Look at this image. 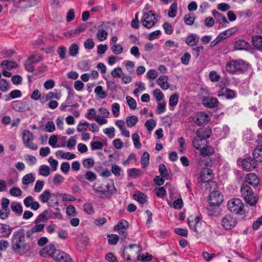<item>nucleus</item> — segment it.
Here are the masks:
<instances>
[{
  "mask_svg": "<svg viewBox=\"0 0 262 262\" xmlns=\"http://www.w3.org/2000/svg\"><path fill=\"white\" fill-rule=\"evenodd\" d=\"M237 224V218L230 214H226L221 220V225L226 230L233 229Z\"/></svg>",
  "mask_w": 262,
  "mask_h": 262,
  "instance_id": "obj_8",
  "label": "nucleus"
},
{
  "mask_svg": "<svg viewBox=\"0 0 262 262\" xmlns=\"http://www.w3.org/2000/svg\"><path fill=\"white\" fill-rule=\"evenodd\" d=\"M107 32L103 29L99 30L97 33V36L100 41L105 40L107 38Z\"/></svg>",
  "mask_w": 262,
  "mask_h": 262,
  "instance_id": "obj_46",
  "label": "nucleus"
},
{
  "mask_svg": "<svg viewBox=\"0 0 262 262\" xmlns=\"http://www.w3.org/2000/svg\"><path fill=\"white\" fill-rule=\"evenodd\" d=\"M240 192L242 196L247 204L251 206L256 205L258 199L255 195L253 190L249 185L243 183L241 186Z\"/></svg>",
  "mask_w": 262,
  "mask_h": 262,
  "instance_id": "obj_2",
  "label": "nucleus"
},
{
  "mask_svg": "<svg viewBox=\"0 0 262 262\" xmlns=\"http://www.w3.org/2000/svg\"><path fill=\"white\" fill-rule=\"evenodd\" d=\"M223 201V196L221 192L216 190L210 193L209 195V203L211 206L220 205Z\"/></svg>",
  "mask_w": 262,
  "mask_h": 262,
  "instance_id": "obj_12",
  "label": "nucleus"
},
{
  "mask_svg": "<svg viewBox=\"0 0 262 262\" xmlns=\"http://www.w3.org/2000/svg\"><path fill=\"white\" fill-rule=\"evenodd\" d=\"M79 52V47L75 43L72 44L69 49V54L73 57L76 56Z\"/></svg>",
  "mask_w": 262,
  "mask_h": 262,
  "instance_id": "obj_43",
  "label": "nucleus"
},
{
  "mask_svg": "<svg viewBox=\"0 0 262 262\" xmlns=\"http://www.w3.org/2000/svg\"><path fill=\"white\" fill-rule=\"evenodd\" d=\"M133 141L135 146L137 149H140L141 147V144L140 141L139 136L137 134H134L133 135Z\"/></svg>",
  "mask_w": 262,
  "mask_h": 262,
  "instance_id": "obj_59",
  "label": "nucleus"
},
{
  "mask_svg": "<svg viewBox=\"0 0 262 262\" xmlns=\"http://www.w3.org/2000/svg\"><path fill=\"white\" fill-rule=\"evenodd\" d=\"M252 43L257 49L262 50V36L255 35L252 37Z\"/></svg>",
  "mask_w": 262,
  "mask_h": 262,
  "instance_id": "obj_28",
  "label": "nucleus"
},
{
  "mask_svg": "<svg viewBox=\"0 0 262 262\" xmlns=\"http://www.w3.org/2000/svg\"><path fill=\"white\" fill-rule=\"evenodd\" d=\"M211 133V130L208 128H199L196 132L197 137L200 141L209 138Z\"/></svg>",
  "mask_w": 262,
  "mask_h": 262,
  "instance_id": "obj_20",
  "label": "nucleus"
},
{
  "mask_svg": "<svg viewBox=\"0 0 262 262\" xmlns=\"http://www.w3.org/2000/svg\"><path fill=\"white\" fill-rule=\"evenodd\" d=\"M95 93L100 99H104L107 97V93L103 90V88L100 86H97L95 89Z\"/></svg>",
  "mask_w": 262,
  "mask_h": 262,
  "instance_id": "obj_42",
  "label": "nucleus"
},
{
  "mask_svg": "<svg viewBox=\"0 0 262 262\" xmlns=\"http://www.w3.org/2000/svg\"><path fill=\"white\" fill-rule=\"evenodd\" d=\"M57 52L61 59H64L66 58V54L67 52V48L63 46H59L57 50Z\"/></svg>",
  "mask_w": 262,
  "mask_h": 262,
  "instance_id": "obj_51",
  "label": "nucleus"
},
{
  "mask_svg": "<svg viewBox=\"0 0 262 262\" xmlns=\"http://www.w3.org/2000/svg\"><path fill=\"white\" fill-rule=\"evenodd\" d=\"M168 78L167 76H162L158 78L157 83L160 86L162 89L164 90L169 89L170 85L168 83Z\"/></svg>",
  "mask_w": 262,
  "mask_h": 262,
  "instance_id": "obj_25",
  "label": "nucleus"
},
{
  "mask_svg": "<svg viewBox=\"0 0 262 262\" xmlns=\"http://www.w3.org/2000/svg\"><path fill=\"white\" fill-rule=\"evenodd\" d=\"M141 251V249L139 245L132 244L128 247L124 248L122 256L124 258L130 260L131 257H134L136 255L139 256Z\"/></svg>",
  "mask_w": 262,
  "mask_h": 262,
  "instance_id": "obj_5",
  "label": "nucleus"
},
{
  "mask_svg": "<svg viewBox=\"0 0 262 262\" xmlns=\"http://www.w3.org/2000/svg\"><path fill=\"white\" fill-rule=\"evenodd\" d=\"M149 163V155L147 152H144L141 158V164L143 168H146Z\"/></svg>",
  "mask_w": 262,
  "mask_h": 262,
  "instance_id": "obj_35",
  "label": "nucleus"
},
{
  "mask_svg": "<svg viewBox=\"0 0 262 262\" xmlns=\"http://www.w3.org/2000/svg\"><path fill=\"white\" fill-rule=\"evenodd\" d=\"M128 227V222L125 220L120 221L117 225H116L114 229L115 231H120L123 229H126Z\"/></svg>",
  "mask_w": 262,
  "mask_h": 262,
  "instance_id": "obj_36",
  "label": "nucleus"
},
{
  "mask_svg": "<svg viewBox=\"0 0 262 262\" xmlns=\"http://www.w3.org/2000/svg\"><path fill=\"white\" fill-rule=\"evenodd\" d=\"M178 5L176 2H173L170 6L168 15L170 17H174L177 15Z\"/></svg>",
  "mask_w": 262,
  "mask_h": 262,
  "instance_id": "obj_40",
  "label": "nucleus"
},
{
  "mask_svg": "<svg viewBox=\"0 0 262 262\" xmlns=\"http://www.w3.org/2000/svg\"><path fill=\"white\" fill-rule=\"evenodd\" d=\"M1 66L2 68L10 70L17 68L18 64L15 61L5 60L1 63Z\"/></svg>",
  "mask_w": 262,
  "mask_h": 262,
  "instance_id": "obj_29",
  "label": "nucleus"
},
{
  "mask_svg": "<svg viewBox=\"0 0 262 262\" xmlns=\"http://www.w3.org/2000/svg\"><path fill=\"white\" fill-rule=\"evenodd\" d=\"M253 159L257 162H262V145H257L253 151Z\"/></svg>",
  "mask_w": 262,
  "mask_h": 262,
  "instance_id": "obj_26",
  "label": "nucleus"
},
{
  "mask_svg": "<svg viewBox=\"0 0 262 262\" xmlns=\"http://www.w3.org/2000/svg\"><path fill=\"white\" fill-rule=\"evenodd\" d=\"M12 210L18 215H20L23 212V207L19 203L12 202L11 204Z\"/></svg>",
  "mask_w": 262,
  "mask_h": 262,
  "instance_id": "obj_33",
  "label": "nucleus"
},
{
  "mask_svg": "<svg viewBox=\"0 0 262 262\" xmlns=\"http://www.w3.org/2000/svg\"><path fill=\"white\" fill-rule=\"evenodd\" d=\"M143 174V171L139 169L136 168H133L129 170L128 174L133 177V178H137L140 176H141Z\"/></svg>",
  "mask_w": 262,
  "mask_h": 262,
  "instance_id": "obj_50",
  "label": "nucleus"
},
{
  "mask_svg": "<svg viewBox=\"0 0 262 262\" xmlns=\"http://www.w3.org/2000/svg\"><path fill=\"white\" fill-rule=\"evenodd\" d=\"M257 166V162L251 157H246L242 161V167L245 171H252Z\"/></svg>",
  "mask_w": 262,
  "mask_h": 262,
  "instance_id": "obj_13",
  "label": "nucleus"
},
{
  "mask_svg": "<svg viewBox=\"0 0 262 262\" xmlns=\"http://www.w3.org/2000/svg\"><path fill=\"white\" fill-rule=\"evenodd\" d=\"M12 229L9 225L0 223V238L8 237L11 234Z\"/></svg>",
  "mask_w": 262,
  "mask_h": 262,
  "instance_id": "obj_21",
  "label": "nucleus"
},
{
  "mask_svg": "<svg viewBox=\"0 0 262 262\" xmlns=\"http://www.w3.org/2000/svg\"><path fill=\"white\" fill-rule=\"evenodd\" d=\"M200 37L195 34H189L186 38V43L189 46H196L199 42Z\"/></svg>",
  "mask_w": 262,
  "mask_h": 262,
  "instance_id": "obj_24",
  "label": "nucleus"
},
{
  "mask_svg": "<svg viewBox=\"0 0 262 262\" xmlns=\"http://www.w3.org/2000/svg\"><path fill=\"white\" fill-rule=\"evenodd\" d=\"M212 15L217 21H219L220 24L228 23V21L225 16L217 11L213 10L212 11Z\"/></svg>",
  "mask_w": 262,
  "mask_h": 262,
  "instance_id": "obj_30",
  "label": "nucleus"
},
{
  "mask_svg": "<svg viewBox=\"0 0 262 262\" xmlns=\"http://www.w3.org/2000/svg\"><path fill=\"white\" fill-rule=\"evenodd\" d=\"M23 8H27L33 7L37 4L39 0H21Z\"/></svg>",
  "mask_w": 262,
  "mask_h": 262,
  "instance_id": "obj_48",
  "label": "nucleus"
},
{
  "mask_svg": "<svg viewBox=\"0 0 262 262\" xmlns=\"http://www.w3.org/2000/svg\"><path fill=\"white\" fill-rule=\"evenodd\" d=\"M200 177L203 182H209L213 178V171L209 168H203L201 170Z\"/></svg>",
  "mask_w": 262,
  "mask_h": 262,
  "instance_id": "obj_18",
  "label": "nucleus"
},
{
  "mask_svg": "<svg viewBox=\"0 0 262 262\" xmlns=\"http://www.w3.org/2000/svg\"><path fill=\"white\" fill-rule=\"evenodd\" d=\"M247 68L248 64L242 60H232L226 64V69L227 72L230 73L243 72L246 71Z\"/></svg>",
  "mask_w": 262,
  "mask_h": 262,
  "instance_id": "obj_3",
  "label": "nucleus"
},
{
  "mask_svg": "<svg viewBox=\"0 0 262 262\" xmlns=\"http://www.w3.org/2000/svg\"><path fill=\"white\" fill-rule=\"evenodd\" d=\"M249 46V43L243 39H239L234 43V48L236 50H248Z\"/></svg>",
  "mask_w": 262,
  "mask_h": 262,
  "instance_id": "obj_27",
  "label": "nucleus"
},
{
  "mask_svg": "<svg viewBox=\"0 0 262 262\" xmlns=\"http://www.w3.org/2000/svg\"><path fill=\"white\" fill-rule=\"evenodd\" d=\"M152 94L157 102H161L164 99V94L159 89H156L152 92Z\"/></svg>",
  "mask_w": 262,
  "mask_h": 262,
  "instance_id": "obj_45",
  "label": "nucleus"
},
{
  "mask_svg": "<svg viewBox=\"0 0 262 262\" xmlns=\"http://www.w3.org/2000/svg\"><path fill=\"white\" fill-rule=\"evenodd\" d=\"M113 52L116 55H119L123 52V47L120 44H114L111 48Z\"/></svg>",
  "mask_w": 262,
  "mask_h": 262,
  "instance_id": "obj_56",
  "label": "nucleus"
},
{
  "mask_svg": "<svg viewBox=\"0 0 262 262\" xmlns=\"http://www.w3.org/2000/svg\"><path fill=\"white\" fill-rule=\"evenodd\" d=\"M156 16H157V15L153 13L151 10L144 13L141 19L143 26L147 29L151 28L158 21Z\"/></svg>",
  "mask_w": 262,
  "mask_h": 262,
  "instance_id": "obj_6",
  "label": "nucleus"
},
{
  "mask_svg": "<svg viewBox=\"0 0 262 262\" xmlns=\"http://www.w3.org/2000/svg\"><path fill=\"white\" fill-rule=\"evenodd\" d=\"M112 76L114 78H121L123 75L122 69L120 67L115 68L111 72Z\"/></svg>",
  "mask_w": 262,
  "mask_h": 262,
  "instance_id": "obj_54",
  "label": "nucleus"
},
{
  "mask_svg": "<svg viewBox=\"0 0 262 262\" xmlns=\"http://www.w3.org/2000/svg\"><path fill=\"white\" fill-rule=\"evenodd\" d=\"M23 141L25 146L33 150L38 148V146L33 142L34 136L33 134L29 130H25L22 133Z\"/></svg>",
  "mask_w": 262,
  "mask_h": 262,
  "instance_id": "obj_7",
  "label": "nucleus"
},
{
  "mask_svg": "<svg viewBox=\"0 0 262 262\" xmlns=\"http://www.w3.org/2000/svg\"><path fill=\"white\" fill-rule=\"evenodd\" d=\"M159 171L163 178H167L169 173L166 166L164 164H160L159 166Z\"/></svg>",
  "mask_w": 262,
  "mask_h": 262,
  "instance_id": "obj_47",
  "label": "nucleus"
},
{
  "mask_svg": "<svg viewBox=\"0 0 262 262\" xmlns=\"http://www.w3.org/2000/svg\"><path fill=\"white\" fill-rule=\"evenodd\" d=\"M158 102V107L156 112L158 114H161L164 113L166 110V102L164 101Z\"/></svg>",
  "mask_w": 262,
  "mask_h": 262,
  "instance_id": "obj_52",
  "label": "nucleus"
},
{
  "mask_svg": "<svg viewBox=\"0 0 262 262\" xmlns=\"http://www.w3.org/2000/svg\"><path fill=\"white\" fill-rule=\"evenodd\" d=\"M163 28L165 31V33L170 35L173 32V28L172 25L168 22H165L163 24Z\"/></svg>",
  "mask_w": 262,
  "mask_h": 262,
  "instance_id": "obj_60",
  "label": "nucleus"
},
{
  "mask_svg": "<svg viewBox=\"0 0 262 262\" xmlns=\"http://www.w3.org/2000/svg\"><path fill=\"white\" fill-rule=\"evenodd\" d=\"M90 126V124L88 122H80L78 125V126H77V130L78 132H83L85 130H86Z\"/></svg>",
  "mask_w": 262,
  "mask_h": 262,
  "instance_id": "obj_53",
  "label": "nucleus"
},
{
  "mask_svg": "<svg viewBox=\"0 0 262 262\" xmlns=\"http://www.w3.org/2000/svg\"><path fill=\"white\" fill-rule=\"evenodd\" d=\"M105 186L106 188V189L101 185L94 190L96 193L101 195H104L106 198H110L116 191V189L112 184H107Z\"/></svg>",
  "mask_w": 262,
  "mask_h": 262,
  "instance_id": "obj_10",
  "label": "nucleus"
},
{
  "mask_svg": "<svg viewBox=\"0 0 262 262\" xmlns=\"http://www.w3.org/2000/svg\"><path fill=\"white\" fill-rule=\"evenodd\" d=\"M51 198V194L49 190H45L39 196V199L43 203H47Z\"/></svg>",
  "mask_w": 262,
  "mask_h": 262,
  "instance_id": "obj_34",
  "label": "nucleus"
},
{
  "mask_svg": "<svg viewBox=\"0 0 262 262\" xmlns=\"http://www.w3.org/2000/svg\"><path fill=\"white\" fill-rule=\"evenodd\" d=\"M10 89L9 83L5 79H0V90L3 92H7Z\"/></svg>",
  "mask_w": 262,
  "mask_h": 262,
  "instance_id": "obj_41",
  "label": "nucleus"
},
{
  "mask_svg": "<svg viewBox=\"0 0 262 262\" xmlns=\"http://www.w3.org/2000/svg\"><path fill=\"white\" fill-rule=\"evenodd\" d=\"M25 231L20 228L13 232L11 239V249L16 255L23 256L30 250V245L26 242Z\"/></svg>",
  "mask_w": 262,
  "mask_h": 262,
  "instance_id": "obj_1",
  "label": "nucleus"
},
{
  "mask_svg": "<svg viewBox=\"0 0 262 262\" xmlns=\"http://www.w3.org/2000/svg\"><path fill=\"white\" fill-rule=\"evenodd\" d=\"M35 180V178L32 173H28L23 177L22 179V183L24 185H28L32 183Z\"/></svg>",
  "mask_w": 262,
  "mask_h": 262,
  "instance_id": "obj_37",
  "label": "nucleus"
},
{
  "mask_svg": "<svg viewBox=\"0 0 262 262\" xmlns=\"http://www.w3.org/2000/svg\"><path fill=\"white\" fill-rule=\"evenodd\" d=\"M83 165L85 168H90L94 165V161L91 158L85 159L83 161Z\"/></svg>",
  "mask_w": 262,
  "mask_h": 262,
  "instance_id": "obj_63",
  "label": "nucleus"
},
{
  "mask_svg": "<svg viewBox=\"0 0 262 262\" xmlns=\"http://www.w3.org/2000/svg\"><path fill=\"white\" fill-rule=\"evenodd\" d=\"M195 17L194 15L187 14L184 17V20L186 24L192 25L194 23Z\"/></svg>",
  "mask_w": 262,
  "mask_h": 262,
  "instance_id": "obj_58",
  "label": "nucleus"
},
{
  "mask_svg": "<svg viewBox=\"0 0 262 262\" xmlns=\"http://www.w3.org/2000/svg\"><path fill=\"white\" fill-rule=\"evenodd\" d=\"M134 199L143 204L147 201V196L143 193L140 191H136L133 195Z\"/></svg>",
  "mask_w": 262,
  "mask_h": 262,
  "instance_id": "obj_31",
  "label": "nucleus"
},
{
  "mask_svg": "<svg viewBox=\"0 0 262 262\" xmlns=\"http://www.w3.org/2000/svg\"><path fill=\"white\" fill-rule=\"evenodd\" d=\"M87 28V25L85 24H81L74 30H71L70 32L71 36H74L76 34H79L85 30Z\"/></svg>",
  "mask_w": 262,
  "mask_h": 262,
  "instance_id": "obj_39",
  "label": "nucleus"
},
{
  "mask_svg": "<svg viewBox=\"0 0 262 262\" xmlns=\"http://www.w3.org/2000/svg\"><path fill=\"white\" fill-rule=\"evenodd\" d=\"M229 210L235 214H242L244 204L239 199L234 198L230 200L227 204Z\"/></svg>",
  "mask_w": 262,
  "mask_h": 262,
  "instance_id": "obj_4",
  "label": "nucleus"
},
{
  "mask_svg": "<svg viewBox=\"0 0 262 262\" xmlns=\"http://www.w3.org/2000/svg\"><path fill=\"white\" fill-rule=\"evenodd\" d=\"M214 152V148L211 146H206L200 148L201 155L204 157L213 155Z\"/></svg>",
  "mask_w": 262,
  "mask_h": 262,
  "instance_id": "obj_32",
  "label": "nucleus"
},
{
  "mask_svg": "<svg viewBox=\"0 0 262 262\" xmlns=\"http://www.w3.org/2000/svg\"><path fill=\"white\" fill-rule=\"evenodd\" d=\"M202 100L203 105L208 108H213L218 106L219 101L216 98L209 96H203Z\"/></svg>",
  "mask_w": 262,
  "mask_h": 262,
  "instance_id": "obj_14",
  "label": "nucleus"
},
{
  "mask_svg": "<svg viewBox=\"0 0 262 262\" xmlns=\"http://www.w3.org/2000/svg\"><path fill=\"white\" fill-rule=\"evenodd\" d=\"M43 58L39 55H32L28 59L30 62L32 63H36L42 60Z\"/></svg>",
  "mask_w": 262,
  "mask_h": 262,
  "instance_id": "obj_62",
  "label": "nucleus"
},
{
  "mask_svg": "<svg viewBox=\"0 0 262 262\" xmlns=\"http://www.w3.org/2000/svg\"><path fill=\"white\" fill-rule=\"evenodd\" d=\"M95 46V42L92 38H88L84 42V47L86 49L91 50Z\"/></svg>",
  "mask_w": 262,
  "mask_h": 262,
  "instance_id": "obj_64",
  "label": "nucleus"
},
{
  "mask_svg": "<svg viewBox=\"0 0 262 262\" xmlns=\"http://www.w3.org/2000/svg\"><path fill=\"white\" fill-rule=\"evenodd\" d=\"M234 92L226 88H222L217 94L218 97H225L226 99H230L235 97Z\"/></svg>",
  "mask_w": 262,
  "mask_h": 262,
  "instance_id": "obj_23",
  "label": "nucleus"
},
{
  "mask_svg": "<svg viewBox=\"0 0 262 262\" xmlns=\"http://www.w3.org/2000/svg\"><path fill=\"white\" fill-rule=\"evenodd\" d=\"M187 221L190 228L198 233L197 228L201 225V219L198 216L191 215L188 217Z\"/></svg>",
  "mask_w": 262,
  "mask_h": 262,
  "instance_id": "obj_16",
  "label": "nucleus"
},
{
  "mask_svg": "<svg viewBox=\"0 0 262 262\" xmlns=\"http://www.w3.org/2000/svg\"><path fill=\"white\" fill-rule=\"evenodd\" d=\"M244 182L255 188L259 184V179L254 173H249L246 174Z\"/></svg>",
  "mask_w": 262,
  "mask_h": 262,
  "instance_id": "obj_17",
  "label": "nucleus"
},
{
  "mask_svg": "<svg viewBox=\"0 0 262 262\" xmlns=\"http://www.w3.org/2000/svg\"><path fill=\"white\" fill-rule=\"evenodd\" d=\"M192 120L195 124L201 126L207 124L210 120V118L206 113L199 112L194 114Z\"/></svg>",
  "mask_w": 262,
  "mask_h": 262,
  "instance_id": "obj_9",
  "label": "nucleus"
},
{
  "mask_svg": "<svg viewBox=\"0 0 262 262\" xmlns=\"http://www.w3.org/2000/svg\"><path fill=\"white\" fill-rule=\"evenodd\" d=\"M145 126L148 131L150 133L156 126V122L154 119H149L145 122Z\"/></svg>",
  "mask_w": 262,
  "mask_h": 262,
  "instance_id": "obj_44",
  "label": "nucleus"
},
{
  "mask_svg": "<svg viewBox=\"0 0 262 262\" xmlns=\"http://www.w3.org/2000/svg\"><path fill=\"white\" fill-rule=\"evenodd\" d=\"M138 117L136 116H132L127 117L126 119L127 125L128 127H132L136 125L138 122Z\"/></svg>",
  "mask_w": 262,
  "mask_h": 262,
  "instance_id": "obj_38",
  "label": "nucleus"
},
{
  "mask_svg": "<svg viewBox=\"0 0 262 262\" xmlns=\"http://www.w3.org/2000/svg\"><path fill=\"white\" fill-rule=\"evenodd\" d=\"M35 225L30 230L27 231L26 233V237L32 239L34 237V234L38 232H43L45 228V224H40L36 220L34 222Z\"/></svg>",
  "mask_w": 262,
  "mask_h": 262,
  "instance_id": "obj_11",
  "label": "nucleus"
},
{
  "mask_svg": "<svg viewBox=\"0 0 262 262\" xmlns=\"http://www.w3.org/2000/svg\"><path fill=\"white\" fill-rule=\"evenodd\" d=\"M51 218H52L51 210L46 209L41 213L39 214L35 220L40 224H45V223L47 222L49 219Z\"/></svg>",
  "mask_w": 262,
  "mask_h": 262,
  "instance_id": "obj_19",
  "label": "nucleus"
},
{
  "mask_svg": "<svg viewBox=\"0 0 262 262\" xmlns=\"http://www.w3.org/2000/svg\"><path fill=\"white\" fill-rule=\"evenodd\" d=\"M60 250L56 249L54 244H51L42 248L40 251V254L42 256L45 254H48L50 256L52 257L54 259L56 257V255L58 254L57 251H59Z\"/></svg>",
  "mask_w": 262,
  "mask_h": 262,
  "instance_id": "obj_15",
  "label": "nucleus"
},
{
  "mask_svg": "<svg viewBox=\"0 0 262 262\" xmlns=\"http://www.w3.org/2000/svg\"><path fill=\"white\" fill-rule=\"evenodd\" d=\"M50 173V168L46 165H41L39 168V174L44 177L48 176Z\"/></svg>",
  "mask_w": 262,
  "mask_h": 262,
  "instance_id": "obj_49",
  "label": "nucleus"
},
{
  "mask_svg": "<svg viewBox=\"0 0 262 262\" xmlns=\"http://www.w3.org/2000/svg\"><path fill=\"white\" fill-rule=\"evenodd\" d=\"M58 253L56 255V257L54 260L57 262H73V260L71 258L69 255L67 254L63 251L60 250L57 251Z\"/></svg>",
  "mask_w": 262,
  "mask_h": 262,
  "instance_id": "obj_22",
  "label": "nucleus"
},
{
  "mask_svg": "<svg viewBox=\"0 0 262 262\" xmlns=\"http://www.w3.org/2000/svg\"><path fill=\"white\" fill-rule=\"evenodd\" d=\"M108 242L110 245H115L118 242L119 236L116 234L108 235Z\"/></svg>",
  "mask_w": 262,
  "mask_h": 262,
  "instance_id": "obj_55",
  "label": "nucleus"
},
{
  "mask_svg": "<svg viewBox=\"0 0 262 262\" xmlns=\"http://www.w3.org/2000/svg\"><path fill=\"white\" fill-rule=\"evenodd\" d=\"M126 99L129 108L135 110L137 106V103L135 99L130 96H126Z\"/></svg>",
  "mask_w": 262,
  "mask_h": 262,
  "instance_id": "obj_61",
  "label": "nucleus"
},
{
  "mask_svg": "<svg viewBox=\"0 0 262 262\" xmlns=\"http://www.w3.org/2000/svg\"><path fill=\"white\" fill-rule=\"evenodd\" d=\"M179 96L177 94H174L170 96L169 104L170 106H176L178 102Z\"/></svg>",
  "mask_w": 262,
  "mask_h": 262,
  "instance_id": "obj_57",
  "label": "nucleus"
}]
</instances>
